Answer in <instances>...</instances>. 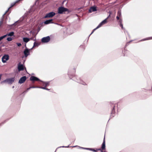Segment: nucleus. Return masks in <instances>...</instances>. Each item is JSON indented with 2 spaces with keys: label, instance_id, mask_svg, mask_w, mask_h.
I'll use <instances>...</instances> for the list:
<instances>
[{
  "label": "nucleus",
  "instance_id": "28",
  "mask_svg": "<svg viewBox=\"0 0 152 152\" xmlns=\"http://www.w3.org/2000/svg\"><path fill=\"white\" fill-rule=\"evenodd\" d=\"M120 26L121 27V28H122V29H123V24L122 23H120Z\"/></svg>",
  "mask_w": 152,
  "mask_h": 152
},
{
  "label": "nucleus",
  "instance_id": "14",
  "mask_svg": "<svg viewBox=\"0 0 152 152\" xmlns=\"http://www.w3.org/2000/svg\"><path fill=\"white\" fill-rule=\"evenodd\" d=\"M75 69L73 70V72L72 74L71 73V70H69L68 72V75H72V76H74L75 75Z\"/></svg>",
  "mask_w": 152,
  "mask_h": 152
},
{
  "label": "nucleus",
  "instance_id": "16",
  "mask_svg": "<svg viewBox=\"0 0 152 152\" xmlns=\"http://www.w3.org/2000/svg\"><path fill=\"white\" fill-rule=\"evenodd\" d=\"M23 40L24 42L27 43L30 40V39L24 37L23 38Z\"/></svg>",
  "mask_w": 152,
  "mask_h": 152
},
{
  "label": "nucleus",
  "instance_id": "9",
  "mask_svg": "<svg viewBox=\"0 0 152 152\" xmlns=\"http://www.w3.org/2000/svg\"><path fill=\"white\" fill-rule=\"evenodd\" d=\"M26 76H24L21 77L18 81V83L20 84L23 83L26 80Z\"/></svg>",
  "mask_w": 152,
  "mask_h": 152
},
{
  "label": "nucleus",
  "instance_id": "22",
  "mask_svg": "<svg viewBox=\"0 0 152 152\" xmlns=\"http://www.w3.org/2000/svg\"><path fill=\"white\" fill-rule=\"evenodd\" d=\"M6 37H7V35H4L2 36L1 37H0V41L2 40L3 39L5 38Z\"/></svg>",
  "mask_w": 152,
  "mask_h": 152
},
{
  "label": "nucleus",
  "instance_id": "7",
  "mask_svg": "<svg viewBox=\"0 0 152 152\" xmlns=\"http://www.w3.org/2000/svg\"><path fill=\"white\" fill-rule=\"evenodd\" d=\"M50 40V38L49 36L44 37L42 39L41 41L42 42H48Z\"/></svg>",
  "mask_w": 152,
  "mask_h": 152
},
{
  "label": "nucleus",
  "instance_id": "1",
  "mask_svg": "<svg viewBox=\"0 0 152 152\" xmlns=\"http://www.w3.org/2000/svg\"><path fill=\"white\" fill-rule=\"evenodd\" d=\"M111 13H110V14L109 15V16L105 20L102 21L101 23H100V24L99 25L95 28L94 29L92 32L91 34H92L93 32L97 29L99 28V27H101L102 25L104 24L105 23H106L107 22V20L108 18L110 17V15Z\"/></svg>",
  "mask_w": 152,
  "mask_h": 152
},
{
  "label": "nucleus",
  "instance_id": "13",
  "mask_svg": "<svg viewBox=\"0 0 152 152\" xmlns=\"http://www.w3.org/2000/svg\"><path fill=\"white\" fill-rule=\"evenodd\" d=\"M111 106H112L113 107V108L112 109V110L111 113V115H112V116L113 117H114L113 115L114 114L115 111V105H113V104H112L111 105Z\"/></svg>",
  "mask_w": 152,
  "mask_h": 152
},
{
  "label": "nucleus",
  "instance_id": "4",
  "mask_svg": "<svg viewBox=\"0 0 152 152\" xmlns=\"http://www.w3.org/2000/svg\"><path fill=\"white\" fill-rule=\"evenodd\" d=\"M55 15V13L54 12H50L48 13L44 17L45 18H52Z\"/></svg>",
  "mask_w": 152,
  "mask_h": 152
},
{
  "label": "nucleus",
  "instance_id": "31",
  "mask_svg": "<svg viewBox=\"0 0 152 152\" xmlns=\"http://www.w3.org/2000/svg\"><path fill=\"white\" fill-rule=\"evenodd\" d=\"M120 18V17H119L117 16L116 17V19H117V20H118L119 19V18Z\"/></svg>",
  "mask_w": 152,
  "mask_h": 152
},
{
  "label": "nucleus",
  "instance_id": "18",
  "mask_svg": "<svg viewBox=\"0 0 152 152\" xmlns=\"http://www.w3.org/2000/svg\"><path fill=\"white\" fill-rule=\"evenodd\" d=\"M89 149L90 151H92L94 152H98L97 151L101 150L100 148L98 149H96V150H95V149H93V148H89Z\"/></svg>",
  "mask_w": 152,
  "mask_h": 152
},
{
  "label": "nucleus",
  "instance_id": "23",
  "mask_svg": "<svg viewBox=\"0 0 152 152\" xmlns=\"http://www.w3.org/2000/svg\"><path fill=\"white\" fill-rule=\"evenodd\" d=\"M7 40L8 41H10L12 40V38L10 37H8L7 38Z\"/></svg>",
  "mask_w": 152,
  "mask_h": 152
},
{
  "label": "nucleus",
  "instance_id": "2",
  "mask_svg": "<svg viewBox=\"0 0 152 152\" xmlns=\"http://www.w3.org/2000/svg\"><path fill=\"white\" fill-rule=\"evenodd\" d=\"M15 80L14 77H12L10 78L7 79L6 80L3 81L1 82L2 83H7L9 84H12L14 82Z\"/></svg>",
  "mask_w": 152,
  "mask_h": 152
},
{
  "label": "nucleus",
  "instance_id": "11",
  "mask_svg": "<svg viewBox=\"0 0 152 152\" xmlns=\"http://www.w3.org/2000/svg\"><path fill=\"white\" fill-rule=\"evenodd\" d=\"M18 69L19 71L23 70L24 69L23 66L22 64H20V62L18 64Z\"/></svg>",
  "mask_w": 152,
  "mask_h": 152
},
{
  "label": "nucleus",
  "instance_id": "19",
  "mask_svg": "<svg viewBox=\"0 0 152 152\" xmlns=\"http://www.w3.org/2000/svg\"><path fill=\"white\" fill-rule=\"evenodd\" d=\"M14 33L13 32H11L6 34V35H7V36H12L14 35Z\"/></svg>",
  "mask_w": 152,
  "mask_h": 152
},
{
  "label": "nucleus",
  "instance_id": "5",
  "mask_svg": "<svg viewBox=\"0 0 152 152\" xmlns=\"http://www.w3.org/2000/svg\"><path fill=\"white\" fill-rule=\"evenodd\" d=\"M43 86H44V87H40V88L44 89L45 90H49L48 89L46 88V87L47 86H48L49 85V82H42V83L41 84Z\"/></svg>",
  "mask_w": 152,
  "mask_h": 152
},
{
  "label": "nucleus",
  "instance_id": "21",
  "mask_svg": "<svg viewBox=\"0 0 152 152\" xmlns=\"http://www.w3.org/2000/svg\"><path fill=\"white\" fill-rule=\"evenodd\" d=\"M121 11H118L117 13V16L120 18L121 16Z\"/></svg>",
  "mask_w": 152,
  "mask_h": 152
},
{
  "label": "nucleus",
  "instance_id": "3",
  "mask_svg": "<svg viewBox=\"0 0 152 152\" xmlns=\"http://www.w3.org/2000/svg\"><path fill=\"white\" fill-rule=\"evenodd\" d=\"M68 10L63 7H59L58 9V13L59 14H61L63 13L64 12L67 11Z\"/></svg>",
  "mask_w": 152,
  "mask_h": 152
},
{
  "label": "nucleus",
  "instance_id": "29",
  "mask_svg": "<svg viewBox=\"0 0 152 152\" xmlns=\"http://www.w3.org/2000/svg\"><path fill=\"white\" fill-rule=\"evenodd\" d=\"M30 40H35V39H34V37H32V38H30Z\"/></svg>",
  "mask_w": 152,
  "mask_h": 152
},
{
  "label": "nucleus",
  "instance_id": "32",
  "mask_svg": "<svg viewBox=\"0 0 152 152\" xmlns=\"http://www.w3.org/2000/svg\"><path fill=\"white\" fill-rule=\"evenodd\" d=\"M18 22V21H17L16 22H15V23H17Z\"/></svg>",
  "mask_w": 152,
  "mask_h": 152
},
{
  "label": "nucleus",
  "instance_id": "26",
  "mask_svg": "<svg viewBox=\"0 0 152 152\" xmlns=\"http://www.w3.org/2000/svg\"><path fill=\"white\" fill-rule=\"evenodd\" d=\"M16 44L17 45L19 46V47H20L21 46V43H16Z\"/></svg>",
  "mask_w": 152,
  "mask_h": 152
},
{
  "label": "nucleus",
  "instance_id": "8",
  "mask_svg": "<svg viewBox=\"0 0 152 152\" xmlns=\"http://www.w3.org/2000/svg\"><path fill=\"white\" fill-rule=\"evenodd\" d=\"M30 80L33 82L35 81H40V80L38 78L34 76H31L30 77Z\"/></svg>",
  "mask_w": 152,
  "mask_h": 152
},
{
  "label": "nucleus",
  "instance_id": "25",
  "mask_svg": "<svg viewBox=\"0 0 152 152\" xmlns=\"http://www.w3.org/2000/svg\"><path fill=\"white\" fill-rule=\"evenodd\" d=\"M37 87H35V86H31V87H29V88H27V90L28 91L30 89H31V88H37Z\"/></svg>",
  "mask_w": 152,
  "mask_h": 152
},
{
  "label": "nucleus",
  "instance_id": "6",
  "mask_svg": "<svg viewBox=\"0 0 152 152\" xmlns=\"http://www.w3.org/2000/svg\"><path fill=\"white\" fill-rule=\"evenodd\" d=\"M9 56L8 55H4L2 58V62L4 63H5L9 59Z\"/></svg>",
  "mask_w": 152,
  "mask_h": 152
},
{
  "label": "nucleus",
  "instance_id": "20",
  "mask_svg": "<svg viewBox=\"0 0 152 152\" xmlns=\"http://www.w3.org/2000/svg\"><path fill=\"white\" fill-rule=\"evenodd\" d=\"M152 39V37H148V38L144 39H142V40H141L140 41H145V40H150V39Z\"/></svg>",
  "mask_w": 152,
  "mask_h": 152
},
{
  "label": "nucleus",
  "instance_id": "17",
  "mask_svg": "<svg viewBox=\"0 0 152 152\" xmlns=\"http://www.w3.org/2000/svg\"><path fill=\"white\" fill-rule=\"evenodd\" d=\"M21 0H18L16 2L13 3H12L11 4V7L9 8L8 10L10 9V8L14 6L16 3H18Z\"/></svg>",
  "mask_w": 152,
  "mask_h": 152
},
{
  "label": "nucleus",
  "instance_id": "12",
  "mask_svg": "<svg viewBox=\"0 0 152 152\" xmlns=\"http://www.w3.org/2000/svg\"><path fill=\"white\" fill-rule=\"evenodd\" d=\"M24 54L26 57L29 54V51L28 49H26L24 51Z\"/></svg>",
  "mask_w": 152,
  "mask_h": 152
},
{
  "label": "nucleus",
  "instance_id": "15",
  "mask_svg": "<svg viewBox=\"0 0 152 152\" xmlns=\"http://www.w3.org/2000/svg\"><path fill=\"white\" fill-rule=\"evenodd\" d=\"M52 21H53L52 19H50V20H47L44 22V23L45 24H48L50 23H52Z\"/></svg>",
  "mask_w": 152,
  "mask_h": 152
},
{
  "label": "nucleus",
  "instance_id": "10",
  "mask_svg": "<svg viewBox=\"0 0 152 152\" xmlns=\"http://www.w3.org/2000/svg\"><path fill=\"white\" fill-rule=\"evenodd\" d=\"M97 11L96 7L93 6L91 7L89 10V12H95Z\"/></svg>",
  "mask_w": 152,
  "mask_h": 152
},
{
  "label": "nucleus",
  "instance_id": "27",
  "mask_svg": "<svg viewBox=\"0 0 152 152\" xmlns=\"http://www.w3.org/2000/svg\"><path fill=\"white\" fill-rule=\"evenodd\" d=\"M119 22L120 23H120H122V19H120L119 20Z\"/></svg>",
  "mask_w": 152,
  "mask_h": 152
},
{
  "label": "nucleus",
  "instance_id": "24",
  "mask_svg": "<svg viewBox=\"0 0 152 152\" xmlns=\"http://www.w3.org/2000/svg\"><path fill=\"white\" fill-rule=\"evenodd\" d=\"M38 45V43L36 42H34V43L33 47H35L36 46H37Z\"/></svg>",
  "mask_w": 152,
  "mask_h": 152
},
{
  "label": "nucleus",
  "instance_id": "30",
  "mask_svg": "<svg viewBox=\"0 0 152 152\" xmlns=\"http://www.w3.org/2000/svg\"><path fill=\"white\" fill-rule=\"evenodd\" d=\"M3 23V22L2 21H0V26L2 25Z\"/></svg>",
  "mask_w": 152,
  "mask_h": 152
}]
</instances>
